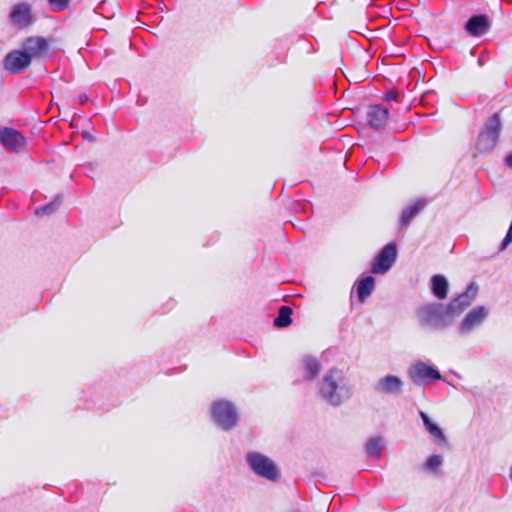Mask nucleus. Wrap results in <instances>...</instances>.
Instances as JSON below:
<instances>
[{
    "mask_svg": "<svg viewBox=\"0 0 512 512\" xmlns=\"http://www.w3.org/2000/svg\"><path fill=\"white\" fill-rule=\"evenodd\" d=\"M489 316V310L478 305L472 308L460 321L457 326V333L460 336H468L479 329Z\"/></svg>",
    "mask_w": 512,
    "mask_h": 512,
    "instance_id": "obj_7",
    "label": "nucleus"
},
{
    "mask_svg": "<svg viewBox=\"0 0 512 512\" xmlns=\"http://www.w3.org/2000/svg\"><path fill=\"white\" fill-rule=\"evenodd\" d=\"M510 478L512 480V464H511V467H510Z\"/></svg>",
    "mask_w": 512,
    "mask_h": 512,
    "instance_id": "obj_35",
    "label": "nucleus"
},
{
    "mask_svg": "<svg viewBox=\"0 0 512 512\" xmlns=\"http://www.w3.org/2000/svg\"><path fill=\"white\" fill-rule=\"evenodd\" d=\"M431 288H448V281L441 274L434 275L431 278Z\"/></svg>",
    "mask_w": 512,
    "mask_h": 512,
    "instance_id": "obj_23",
    "label": "nucleus"
},
{
    "mask_svg": "<svg viewBox=\"0 0 512 512\" xmlns=\"http://www.w3.org/2000/svg\"><path fill=\"white\" fill-rule=\"evenodd\" d=\"M83 137L90 141L93 139V137L88 132H83Z\"/></svg>",
    "mask_w": 512,
    "mask_h": 512,
    "instance_id": "obj_33",
    "label": "nucleus"
},
{
    "mask_svg": "<svg viewBox=\"0 0 512 512\" xmlns=\"http://www.w3.org/2000/svg\"><path fill=\"white\" fill-rule=\"evenodd\" d=\"M407 376L416 386H426L432 382L443 380L439 369L424 361L412 363L407 369Z\"/></svg>",
    "mask_w": 512,
    "mask_h": 512,
    "instance_id": "obj_6",
    "label": "nucleus"
},
{
    "mask_svg": "<svg viewBox=\"0 0 512 512\" xmlns=\"http://www.w3.org/2000/svg\"><path fill=\"white\" fill-rule=\"evenodd\" d=\"M211 416L214 423L223 431H231L239 421L236 406L231 401L220 399L211 404Z\"/></svg>",
    "mask_w": 512,
    "mask_h": 512,
    "instance_id": "obj_4",
    "label": "nucleus"
},
{
    "mask_svg": "<svg viewBox=\"0 0 512 512\" xmlns=\"http://www.w3.org/2000/svg\"><path fill=\"white\" fill-rule=\"evenodd\" d=\"M432 292L433 295L440 300L445 299L448 294V290H432Z\"/></svg>",
    "mask_w": 512,
    "mask_h": 512,
    "instance_id": "obj_27",
    "label": "nucleus"
},
{
    "mask_svg": "<svg viewBox=\"0 0 512 512\" xmlns=\"http://www.w3.org/2000/svg\"><path fill=\"white\" fill-rule=\"evenodd\" d=\"M384 447V439L381 436L370 437L365 445V452L368 456L378 460Z\"/></svg>",
    "mask_w": 512,
    "mask_h": 512,
    "instance_id": "obj_19",
    "label": "nucleus"
},
{
    "mask_svg": "<svg viewBox=\"0 0 512 512\" xmlns=\"http://www.w3.org/2000/svg\"><path fill=\"white\" fill-rule=\"evenodd\" d=\"M0 143L8 151L21 153L25 150L26 138L17 130L9 127L0 128Z\"/></svg>",
    "mask_w": 512,
    "mask_h": 512,
    "instance_id": "obj_8",
    "label": "nucleus"
},
{
    "mask_svg": "<svg viewBox=\"0 0 512 512\" xmlns=\"http://www.w3.org/2000/svg\"><path fill=\"white\" fill-rule=\"evenodd\" d=\"M490 28V21L484 14L474 15L465 24L467 33L471 36H481Z\"/></svg>",
    "mask_w": 512,
    "mask_h": 512,
    "instance_id": "obj_14",
    "label": "nucleus"
},
{
    "mask_svg": "<svg viewBox=\"0 0 512 512\" xmlns=\"http://www.w3.org/2000/svg\"><path fill=\"white\" fill-rule=\"evenodd\" d=\"M31 63L30 54L21 50L9 52L4 59V68L13 74L24 71Z\"/></svg>",
    "mask_w": 512,
    "mask_h": 512,
    "instance_id": "obj_11",
    "label": "nucleus"
},
{
    "mask_svg": "<svg viewBox=\"0 0 512 512\" xmlns=\"http://www.w3.org/2000/svg\"><path fill=\"white\" fill-rule=\"evenodd\" d=\"M477 290H464L448 303H428L417 309L419 326L427 331H444L452 326L454 318L459 317L474 301Z\"/></svg>",
    "mask_w": 512,
    "mask_h": 512,
    "instance_id": "obj_1",
    "label": "nucleus"
},
{
    "mask_svg": "<svg viewBox=\"0 0 512 512\" xmlns=\"http://www.w3.org/2000/svg\"><path fill=\"white\" fill-rule=\"evenodd\" d=\"M245 463L249 470L259 478L270 482H276L280 478V469L276 462L262 452H247Z\"/></svg>",
    "mask_w": 512,
    "mask_h": 512,
    "instance_id": "obj_3",
    "label": "nucleus"
},
{
    "mask_svg": "<svg viewBox=\"0 0 512 512\" xmlns=\"http://www.w3.org/2000/svg\"><path fill=\"white\" fill-rule=\"evenodd\" d=\"M504 163L507 167L512 169V152L504 158Z\"/></svg>",
    "mask_w": 512,
    "mask_h": 512,
    "instance_id": "obj_28",
    "label": "nucleus"
},
{
    "mask_svg": "<svg viewBox=\"0 0 512 512\" xmlns=\"http://www.w3.org/2000/svg\"><path fill=\"white\" fill-rule=\"evenodd\" d=\"M425 204L426 203L424 200H418V201L414 202L413 204L409 205L408 207H406L402 212L401 219H400V225L401 226L408 225L411 222V220L416 215H418L419 212L424 208Z\"/></svg>",
    "mask_w": 512,
    "mask_h": 512,
    "instance_id": "obj_20",
    "label": "nucleus"
},
{
    "mask_svg": "<svg viewBox=\"0 0 512 512\" xmlns=\"http://www.w3.org/2000/svg\"><path fill=\"white\" fill-rule=\"evenodd\" d=\"M442 464H443L442 456H440L438 454H434L427 458V460L423 464V469L432 474H437L440 467L442 466Z\"/></svg>",
    "mask_w": 512,
    "mask_h": 512,
    "instance_id": "obj_22",
    "label": "nucleus"
},
{
    "mask_svg": "<svg viewBox=\"0 0 512 512\" xmlns=\"http://www.w3.org/2000/svg\"><path fill=\"white\" fill-rule=\"evenodd\" d=\"M397 257L396 245L394 243H389L379 254L375 257L372 262V271L375 274H384L386 273L394 264Z\"/></svg>",
    "mask_w": 512,
    "mask_h": 512,
    "instance_id": "obj_9",
    "label": "nucleus"
},
{
    "mask_svg": "<svg viewBox=\"0 0 512 512\" xmlns=\"http://www.w3.org/2000/svg\"><path fill=\"white\" fill-rule=\"evenodd\" d=\"M466 288L472 289V288H478L475 282H470Z\"/></svg>",
    "mask_w": 512,
    "mask_h": 512,
    "instance_id": "obj_34",
    "label": "nucleus"
},
{
    "mask_svg": "<svg viewBox=\"0 0 512 512\" xmlns=\"http://www.w3.org/2000/svg\"><path fill=\"white\" fill-rule=\"evenodd\" d=\"M373 290H356V297L359 304H363L371 295Z\"/></svg>",
    "mask_w": 512,
    "mask_h": 512,
    "instance_id": "obj_26",
    "label": "nucleus"
},
{
    "mask_svg": "<svg viewBox=\"0 0 512 512\" xmlns=\"http://www.w3.org/2000/svg\"><path fill=\"white\" fill-rule=\"evenodd\" d=\"M502 129L500 116L493 114L485 123L483 131L479 134L476 149L479 153H488L496 146Z\"/></svg>",
    "mask_w": 512,
    "mask_h": 512,
    "instance_id": "obj_5",
    "label": "nucleus"
},
{
    "mask_svg": "<svg viewBox=\"0 0 512 512\" xmlns=\"http://www.w3.org/2000/svg\"><path fill=\"white\" fill-rule=\"evenodd\" d=\"M24 48V51L29 53L30 59H32V56L45 54L48 49V43L44 38L31 37L26 40Z\"/></svg>",
    "mask_w": 512,
    "mask_h": 512,
    "instance_id": "obj_17",
    "label": "nucleus"
},
{
    "mask_svg": "<svg viewBox=\"0 0 512 512\" xmlns=\"http://www.w3.org/2000/svg\"><path fill=\"white\" fill-rule=\"evenodd\" d=\"M419 416L423 421L425 429L434 437L435 443L440 446L446 445L447 439L442 429L434 423L424 411L420 410Z\"/></svg>",
    "mask_w": 512,
    "mask_h": 512,
    "instance_id": "obj_16",
    "label": "nucleus"
},
{
    "mask_svg": "<svg viewBox=\"0 0 512 512\" xmlns=\"http://www.w3.org/2000/svg\"><path fill=\"white\" fill-rule=\"evenodd\" d=\"M385 98H386L387 100H396V98H397V92L389 91L388 93H386Z\"/></svg>",
    "mask_w": 512,
    "mask_h": 512,
    "instance_id": "obj_29",
    "label": "nucleus"
},
{
    "mask_svg": "<svg viewBox=\"0 0 512 512\" xmlns=\"http://www.w3.org/2000/svg\"><path fill=\"white\" fill-rule=\"evenodd\" d=\"M388 109L381 105H372L368 108L367 121L374 129L384 127L388 119Z\"/></svg>",
    "mask_w": 512,
    "mask_h": 512,
    "instance_id": "obj_15",
    "label": "nucleus"
},
{
    "mask_svg": "<svg viewBox=\"0 0 512 512\" xmlns=\"http://www.w3.org/2000/svg\"><path fill=\"white\" fill-rule=\"evenodd\" d=\"M51 9L60 12L69 6L70 0H48Z\"/></svg>",
    "mask_w": 512,
    "mask_h": 512,
    "instance_id": "obj_24",
    "label": "nucleus"
},
{
    "mask_svg": "<svg viewBox=\"0 0 512 512\" xmlns=\"http://www.w3.org/2000/svg\"><path fill=\"white\" fill-rule=\"evenodd\" d=\"M88 99H89V98H88V96H87L86 94H81V95H79V97H78V101H79V103H80L81 105L86 104V103H87V101H88Z\"/></svg>",
    "mask_w": 512,
    "mask_h": 512,
    "instance_id": "obj_30",
    "label": "nucleus"
},
{
    "mask_svg": "<svg viewBox=\"0 0 512 512\" xmlns=\"http://www.w3.org/2000/svg\"><path fill=\"white\" fill-rule=\"evenodd\" d=\"M299 367L306 381H313L319 375L322 365L319 359L312 355H305L300 360Z\"/></svg>",
    "mask_w": 512,
    "mask_h": 512,
    "instance_id": "obj_12",
    "label": "nucleus"
},
{
    "mask_svg": "<svg viewBox=\"0 0 512 512\" xmlns=\"http://www.w3.org/2000/svg\"><path fill=\"white\" fill-rule=\"evenodd\" d=\"M62 203V196L57 195L50 203L36 208L35 214L38 216L50 215L57 211Z\"/></svg>",
    "mask_w": 512,
    "mask_h": 512,
    "instance_id": "obj_21",
    "label": "nucleus"
},
{
    "mask_svg": "<svg viewBox=\"0 0 512 512\" xmlns=\"http://www.w3.org/2000/svg\"><path fill=\"white\" fill-rule=\"evenodd\" d=\"M374 286V278L370 275L361 278L357 281L353 288H373Z\"/></svg>",
    "mask_w": 512,
    "mask_h": 512,
    "instance_id": "obj_25",
    "label": "nucleus"
},
{
    "mask_svg": "<svg viewBox=\"0 0 512 512\" xmlns=\"http://www.w3.org/2000/svg\"><path fill=\"white\" fill-rule=\"evenodd\" d=\"M12 23L19 27H26L32 23L31 7L27 3L15 5L10 12Z\"/></svg>",
    "mask_w": 512,
    "mask_h": 512,
    "instance_id": "obj_13",
    "label": "nucleus"
},
{
    "mask_svg": "<svg viewBox=\"0 0 512 512\" xmlns=\"http://www.w3.org/2000/svg\"><path fill=\"white\" fill-rule=\"evenodd\" d=\"M292 313L293 310L289 305L280 306L273 320V325L279 329L287 328L292 323Z\"/></svg>",
    "mask_w": 512,
    "mask_h": 512,
    "instance_id": "obj_18",
    "label": "nucleus"
},
{
    "mask_svg": "<svg viewBox=\"0 0 512 512\" xmlns=\"http://www.w3.org/2000/svg\"><path fill=\"white\" fill-rule=\"evenodd\" d=\"M350 302H351V305L354 306L355 305V294H354V290H351L350 292Z\"/></svg>",
    "mask_w": 512,
    "mask_h": 512,
    "instance_id": "obj_31",
    "label": "nucleus"
},
{
    "mask_svg": "<svg viewBox=\"0 0 512 512\" xmlns=\"http://www.w3.org/2000/svg\"><path fill=\"white\" fill-rule=\"evenodd\" d=\"M484 63H485V58H484V56H483V55H481V56L479 57V59H478V64H479V66H483V65H484Z\"/></svg>",
    "mask_w": 512,
    "mask_h": 512,
    "instance_id": "obj_32",
    "label": "nucleus"
},
{
    "mask_svg": "<svg viewBox=\"0 0 512 512\" xmlns=\"http://www.w3.org/2000/svg\"><path fill=\"white\" fill-rule=\"evenodd\" d=\"M404 382L402 379L393 374H387L381 377L373 386L376 393L382 395L397 396L403 392Z\"/></svg>",
    "mask_w": 512,
    "mask_h": 512,
    "instance_id": "obj_10",
    "label": "nucleus"
},
{
    "mask_svg": "<svg viewBox=\"0 0 512 512\" xmlns=\"http://www.w3.org/2000/svg\"><path fill=\"white\" fill-rule=\"evenodd\" d=\"M354 388L350 379L340 368L329 369L318 383L317 396L325 404L337 408L348 402Z\"/></svg>",
    "mask_w": 512,
    "mask_h": 512,
    "instance_id": "obj_2",
    "label": "nucleus"
}]
</instances>
